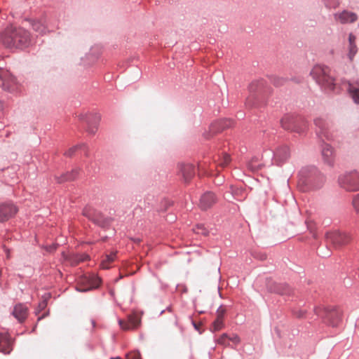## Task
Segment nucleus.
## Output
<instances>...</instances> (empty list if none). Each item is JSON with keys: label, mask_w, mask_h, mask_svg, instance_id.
Masks as SVG:
<instances>
[{"label": "nucleus", "mask_w": 359, "mask_h": 359, "mask_svg": "<svg viewBox=\"0 0 359 359\" xmlns=\"http://www.w3.org/2000/svg\"><path fill=\"white\" fill-rule=\"evenodd\" d=\"M269 288L271 292L280 294H290V289L287 285L284 284H278L276 283L269 285Z\"/></svg>", "instance_id": "obj_18"}, {"label": "nucleus", "mask_w": 359, "mask_h": 359, "mask_svg": "<svg viewBox=\"0 0 359 359\" xmlns=\"http://www.w3.org/2000/svg\"><path fill=\"white\" fill-rule=\"evenodd\" d=\"M126 359H141V356L139 352L133 351L127 354Z\"/></svg>", "instance_id": "obj_31"}, {"label": "nucleus", "mask_w": 359, "mask_h": 359, "mask_svg": "<svg viewBox=\"0 0 359 359\" xmlns=\"http://www.w3.org/2000/svg\"><path fill=\"white\" fill-rule=\"evenodd\" d=\"M1 42L8 48H25L29 45V33L23 28L7 27L1 33Z\"/></svg>", "instance_id": "obj_1"}, {"label": "nucleus", "mask_w": 359, "mask_h": 359, "mask_svg": "<svg viewBox=\"0 0 359 359\" xmlns=\"http://www.w3.org/2000/svg\"><path fill=\"white\" fill-rule=\"evenodd\" d=\"M194 231L198 234H202L204 236H207L208 234V231L203 224H198Z\"/></svg>", "instance_id": "obj_28"}, {"label": "nucleus", "mask_w": 359, "mask_h": 359, "mask_svg": "<svg viewBox=\"0 0 359 359\" xmlns=\"http://www.w3.org/2000/svg\"><path fill=\"white\" fill-rule=\"evenodd\" d=\"M349 41V52H348V57L351 60H353V57L356 54L358 51L357 46L355 45V36L350 34L348 36Z\"/></svg>", "instance_id": "obj_21"}, {"label": "nucleus", "mask_w": 359, "mask_h": 359, "mask_svg": "<svg viewBox=\"0 0 359 359\" xmlns=\"http://www.w3.org/2000/svg\"><path fill=\"white\" fill-rule=\"evenodd\" d=\"M281 124H282L283 128H284L285 129L287 130L290 128L289 126H287V125L285 124V119H283L281 121Z\"/></svg>", "instance_id": "obj_38"}, {"label": "nucleus", "mask_w": 359, "mask_h": 359, "mask_svg": "<svg viewBox=\"0 0 359 359\" xmlns=\"http://www.w3.org/2000/svg\"><path fill=\"white\" fill-rule=\"evenodd\" d=\"M322 155L324 159V161L328 165H332L334 162V151L332 147L328 144L324 146Z\"/></svg>", "instance_id": "obj_17"}, {"label": "nucleus", "mask_w": 359, "mask_h": 359, "mask_svg": "<svg viewBox=\"0 0 359 359\" xmlns=\"http://www.w3.org/2000/svg\"><path fill=\"white\" fill-rule=\"evenodd\" d=\"M329 69L327 67L316 65L311 72L313 78L319 83L330 90L334 89V79L329 75Z\"/></svg>", "instance_id": "obj_2"}, {"label": "nucleus", "mask_w": 359, "mask_h": 359, "mask_svg": "<svg viewBox=\"0 0 359 359\" xmlns=\"http://www.w3.org/2000/svg\"><path fill=\"white\" fill-rule=\"evenodd\" d=\"M308 182L312 186V187L313 189H318V188H320L323 185V184L324 182V178L321 177L320 183L318 184H316V185L313 184V178L310 177L308 180Z\"/></svg>", "instance_id": "obj_32"}, {"label": "nucleus", "mask_w": 359, "mask_h": 359, "mask_svg": "<svg viewBox=\"0 0 359 359\" xmlns=\"http://www.w3.org/2000/svg\"><path fill=\"white\" fill-rule=\"evenodd\" d=\"M16 80L9 72H6L0 74V86L5 90L14 91L17 89Z\"/></svg>", "instance_id": "obj_9"}, {"label": "nucleus", "mask_w": 359, "mask_h": 359, "mask_svg": "<svg viewBox=\"0 0 359 359\" xmlns=\"http://www.w3.org/2000/svg\"><path fill=\"white\" fill-rule=\"evenodd\" d=\"M56 248H57V245H50L48 247H46V250L48 252H50L55 250Z\"/></svg>", "instance_id": "obj_35"}, {"label": "nucleus", "mask_w": 359, "mask_h": 359, "mask_svg": "<svg viewBox=\"0 0 359 359\" xmlns=\"http://www.w3.org/2000/svg\"><path fill=\"white\" fill-rule=\"evenodd\" d=\"M314 122H315L316 126L320 128V132L323 133L326 128V123L324 121V120L318 118L315 119Z\"/></svg>", "instance_id": "obj_27"}, {"label": "nucleus", "mask_w": 359, "mask_h": 359, "mask_svg": "<svg viewBox=\"0 0 359 359\" xmlns=\"http://www.w3.org/2000/svg\"><path fill=\"white\" fill-rule=\"evenodd\" d=\"M194 327L196 330H199V327H198V325H196L195 323L194 324Z\"/></svg>", "instance_id": "obj_40"}, {"label": "nucleus", "mask_w": 359, "mask_h": 359, "mask_svg": "<svg viewBox=\"0 0 359 359\" xmlns=\"http://www.w3.org/2000/svg\"><path fill=\"white\" fill-rule=\"evenodd\" d=\"M326 239L328 243L332 244L335 248L347 244L350 241V236L339 231H332L326 234Z\"/></svg>", "instance_id": "obj_5"}, {"label": "nucleus", "mask_w": 359, "mask_h": 359, "mask_svg": "<svg viewBox=\"0 0 359 359\" xmlns=\"http://www.w3.org/2000/svg\"><path fill=\"white\" fill-rule=\"evenodd\" d=\"M339 184L345 189L350 191L359 190V175L349 174L339 178Z\"/></svg>", "instance_id": "obj_4"}, {"label": "nucleus", "mask_w": 359, "mask_h": 359, "mask_svg": "<svg viewBox=\"0 0 359 359\" xmlns=\"http://www.w3.org/2000/svg\"><path fill=\"white\" fill-rule=\"evenodd\" d=\"M251 100H252V98H251V97H248V98L247 99V101H246V103H245V104H246V105H247V106H248L249 107H252V105H253V104H252V102H251Z\"/></svg>", "instance_id": "obj_37"}, {"label": "nucleus", "mask_w": 359, "mask_h": 359, "mask_svg": "<svg viewBox=\"0 0 359 359\" xmlns=\"http://www.w3.org/2000/svg\"><path fill=\"white\" fill-rule=\"evenodd\" d=\"M32 27L35 32H39V34L46 33L47 29L43 20L33 21Z\"/></svg>", "instance_id": "obj_22"}, {"label": "nucleus", "mask_w": 359, "mask_h": 359, "mask_svg": "<svg viewBox=\"0 0 359 359\" xmlns=\"http://www.w3.org/2000/svg\"><path fill=\"white\" fill-rule=\"evenodd\" d=\"M325 321L332 327H336L341 320L342 311L338 308H327L321 314Z\"/></svg>", "instance_id": "obj_3"}, {"label": "nucleus", "mask_w": 359, "mask_h": 359, "mask_svg": "<svg viewBox=\"0 0 359 359\" xmlns=\"http://www.w3.org/2000/svg\"><path fill=\"white\" fill-rule=\"evenodd\" d=\"M290 156L289 149L287 146L278 148L274 154V158L278 163H283Z\"/></svg>", "instance_id": "obj_16"}, {"label": "nucleus", "mask_w": 359, "mask_h": 359, "mask_svg": "<svg viewBox=\"0 0 359 359\" xmlns=\"http://www.w3.org/2000/svg\"><path fill=\"white\" fill-rule=\"evenodd\" d=\"M300 189L302 191H306L307 190V189H306V188H300Z\"/></svg>", "instance_id": "obj_41"}, {"label": "nucleus", "mask_w": 359, "mask_h": 359, "mask_svg": "<svg viewBox=\"0 0 359 359\" xmlns=\"http://www.w3.org/2000/svg\"><path fill=\"white\" fill-rule=\"evenodd\" d=\"M178 175H180L184 182H189L195 175L194 167L189 163H179L177 165Z\"/></svg>", "instance_id": "obj_8"}, {"label": "nucleus", "mask_w": 359, "mask_h": 359, "mask_svg": "<svg viewBox=\"0 0 359 359\" xmlns=\"http://www.w3.org/2000/svg\"><path fill=\"white\" fill-rule=\"evenodd\" d=\"M2 106H3V105H2V103L0 102V109H2Z\"/></svg>", "instance_id": "obj_42"}, {"label": "nucleus", "mask_w": 359, "mask_h": 359, "mask_svg": "<svg viewBox=\"0 0 359 359\" xmlns=\"http://www.w3.org/2000/svg\"><path fill=\"white\" fill-rule=\"evenodd\" d=\"M228 339V335L226 334H223L219 337L217 339V343L224 346H229V344L226 343V340Z\"/></svg>", "instance_id": "obj_30"}, {"label": "nucleus", "mask_w": 359, "mask_h": 359, "mask_svg": "<svg viewBox=\"0 0 359 359\" xmlns=\"http://www.w3.org/2000/svg\"><path fill=\"white\" fill-rule=\"evenodd\" d=\"M13 341L8 334H0V352L8 354L13 349Z\"/></svg>", "instance_id": "obj_13"}, {"label": "nucleus", "mask_w": 359, "mask_h": 359, "mask_svg": "<svg viewBox=\"0 0 359 359\" xmlns=\"http://www.w3.org/2000/svg\"><path fill=\"white\" fill-rule=\"evenodd\" d=\"M116 252H112L110 254H107L103 257L100 264L102 269H108L111 267V264L116 259Z\"/></svg>", "instance_id": "obj_19"}, {"label": "nucleus", "mask_w": 359, "mask_h": 359, "mask_svg": "<svg viewBox=\"0 0 359 359\" xmlns=\"http://www.w3.org/2000/svg\"><path fill=\"white\" fill-rule=\"evenodd\" d=\"M353 205L357 214L359 215V194L355 196L353 198Z\"/></svg>", "instance_id": "obj_33"}, {"label": "nucleus", "mask_w": 359, "mask_h": 359, "mask_svg": "<svg viewBox=\"0 0 359 359\" xmlns=\"http://www.w3.org/2000/svg\"><path fill=\"white\" fill-rule=\"evenodd\" d=\"M228 340L231 341L234 344H238L241 341L239 337L236 334H233L232 337L228 336Z\"/></svg>", "instance_id": "obj_34"}, {"label": "nucleus", "mask_w": 359, "mask_h": 359, "mask_svg": "<svg viewBox=\"0 0 359 359\" xmlns=\"http://www.w3.org/2000/svg\"><path fill=\"white\" fill-rule=\"evenodd\" d=\"M18 212V208L12 203H0V222L8 220Z\"/></svg>", "instance_id": "obj_6"}, {"label": "nucleus", "mask_w": 359, "mask_h": 359, "mask_svg": "<svg viewBox=\"0 0 359 359\" xmlns=\"http://www.w3.org/2000/svg\"><path fill=\"white\" fill-rule=\"evenodd\" d=\"M96 130H97V128H88V131H89V133H93V134L95 133Z\"/></svg>", "instance_id": "obj_39"}, {"label": "nucleus", "mask_w": 359, "mask_h": 359, "mask_svg": "<svg viewBox=\"0 0 359 359\" xmlns=\"http://www.w3.org/2000/svg\"><path fill=\"white\" fill-rule=\"evenodd\" d=\"M86 145L85 144H78V145H76V146H74L71 148H69L65 153V155L67 156H69V157H71L73 156V154L78 150V149H82V148H86Z\"/></svg>", "instance_id": "obj_25"}, {"label": "nucleus", "mask_w": 359, "mask_h": 359, "mask_svg": "<svg viewBox=\"0 0 359 359\" xmlns=\"http://www.w3.org/2000/svg\"><path fill=\"white\" fill-rule=\"evenodd\" d=\"M215 203L216 198L214 194L211 192H207L201 196L199 205L201 209L207 210Z\"/></svg>", "instance_id": "obj_14"}, {"label": "nucleus", "mask_w": 359, "mask_h": 359, "mask_svg": "<svg viewBox=\"0 0 359 359\" xmlns=\"http://www.w3.org/2000/svg\"><path fill=\"white\" fill-rule=\"evenodd\" d=\"M231 161V158H230V156L228 155V154H224L222 159L220 160L219 163V165L222 167V168H224L226 167Z\"/></svg>", "instance_id": "obj_29"}, {"label": "nucleus", "mask_w": 359, "mask_h": 359, "mask_svg": "<svg viewBox=\"0 0 359 359\" xmlns=\"http://www.w3.org/2000/svg\"><path fill=\"white\" fill-rule=\"evenodd\" d=\"M347 90L356 104H359V84L348 83Z\"/></svg>", "instance_id": "obj_20"}, {"label": "nucleus", "mask_w": 359, "mask_h": 359, "mask_svg": "<svg viewBox=\"0 0 359 359\" xmlns=\"http://www.w3.org/2000/svg\"><path fill=\"white\" fill-rule=\"evenodd\" d=\"M140 321V317L136 313H133L128 316V320H119L118 323L123 330H129L137 328Z\"/></svg>", "instance_id": "obj_10"}, {"label": "nucleus", "mask_w": 359, "mask_h": 359, "mask_svg": "<svg viewBox=\"0 0 359 359\" xmlns=\"http://www.w3.org/2000/svg\"><path fill=\"white\" fill-rule=\"evenodd\" d=\"M87 217H88L90 219H92L95 223L97 224L98 225H103V216L100 212H93L91 213L90 212H85L84 213Z\"/></svg>", "instance_id": "obj_23"}, {"label": "nucleus", "mask_w": 359, "mask_h": 359, "mask_svg": "<svg viewBox=\"0 0 359 359\" xmlns=\"http://www.w3.org/2000/svg\"><path fill=\"white\" fill-rule=\"evenodd\" d=\"M79 170L75 169L72 171L71 173H67L61 177V178L58 179V182L61 183L65 181H71L74 180L76 176L78 175Z\"/></svg>", "instance_id": "obj_24"}, {"label": "nucleus", "mask_w": 359, "mask_h": 359, "mask_svg": "<svg viewBox=\"0 0 359 359\" xmlns=\"http://www.w3.org/2000/svg\"><path fill=\"white\" fill-rule=\"evenodd\" d=\"M226 313V309L223 306H220L216 312V319L212 323V331L217 332L224 327V318Z\"/></svg>", "instance_id": "obj_12"}, {"label": "nucleus", "mask_w": 359, "mask_h": 359, "mask_svg": "<svg viewBox=\"0 0 359 359\" xmlns=\"http://www.w3.org/2000/svg\"><path fill=\"white\" fill-rule=\"evenodd\" d=\"M13 314L19 322L22 323L27 317L28 309L25 305L19 304L14 307Z\"/></svg>", "instance_id": "obj_15"}, {"label": "nucleus", "mask_w": 359, "mask_h": 359, "mask_svg": "<svg viewBox=\"0 0 359 359\" xmlns=\"http://www.w3.org/2000/svg\"><path fill=\"white\" fill-rule=\"evenodd\" d=\"M337 21L341 24L352 23L357 20L358 16L355 13L348 11H344L341 13L334 15Z\"/></svg>", "instance_id": "obj_11"}, {"label": "nucleus", "mask_w": 359, "mask_h": 359, "mask_svg": "<svg viewBox=\"0 0 359 359\" xmlns=\"http://www.w3.org/2000/svg\"><path fill=\"white\" fill-rule=\"evenodd\" d=\"M100 278L90 276H84L81 278L80 283L83 285V286L81 285L79 290L82 292L88 291L92 289H95L99 287L100 284Z\"/></svg>", "instance_id": "obj_7"}, {"label": "nucleus", "mask_w": 359, "mask_h": 359, "mask_svg": "<svg viewBox=\"0 0 359 359\" xmlns=\"http://www.w3.org/2000/svg\"><path fill=\"white\" fill-rule=\"evenodd\" d=\"M46 307V302L45 301H43L41 303H39V308L40 309V310H43Z\"/></svg>", "instance_id": "obj_36"}, {"label": "nucleus", "mask_w": 359, "mask_h": 359, "mask_svg": "<svg viewBox=\"0 0 359 359\" xmlns=\"http://www.w3.org/2000/svg\"><path fill=\"white\" fill-rule=\"evenodd\" d=\"M89 257L87 255H81L79 256H76L74 260H70L71 264L76 265L79 264V262H84L87 259H88Z\"/></svg>", "instance_id": "obj_26"}]
</instances>
